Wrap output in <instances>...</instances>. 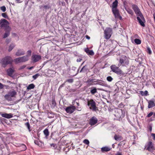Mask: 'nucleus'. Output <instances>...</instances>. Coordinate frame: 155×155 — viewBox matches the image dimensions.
<instances>
[{"label": "nucleus", "mask_w": 155, "mask_h": 155, "mask_svg": "<svg viewBox=\"0 0 155 155\" xmlns=\"http://www.w3.org/2000/svg\"><path fill=\"white\" fill-rule=\"evenodd\" d=\"M132 8L137 15V18L139 24L141 26L144 27L145 20L138 6L136 5H132Z\"/></svg>", "instance_id": "1"}, {"label": "nucleus", "mask_w": 155, "mask_h": 155, "mask_svg": "<svg viewBox=\"0 0 155 155\" xmlns=\"http://www.w3.org/2000/svg\"><path fill=\"white\" fill-rule=\"evenodd\" d=\"M13 61V60L12 58L10 56H6L2 58L1 60V63L2 66L3 67H5L7 65L11 64Z\"/></svg>", "instance_id": "2"}, {"label": "nucleus", "mask_w": 155, "mask_h": 155, "mask_svg": "<svg viewBox=\"0 0 155 155\" xmlns=\"http://www.w3.org/2000/svg\"><path fill=\"white\" fill-rule=\"evenodd\" d=\"M9 23L6 19H1L0 20V27L1 28L4 27L5 30H7L9 31L11 29V28L8 25Z\"/></svg>", "instance_id": "3"}, {"label": "nucleus", "mask_w": 155, "mask_h": 155, "mask_svg": "<svg viewBox=\"0 0 155 155\" xmlns=\"http://www.w3.org/2000/svg\"><path fill=\"white\" fill-rule=\"evenodd\" d=\"M112 33V30L110 28H107L104 31V37L107 40L109 39L111 37Z\"/></svg>", "instance_id": "4"}, {"label": "nucleus", "mask_w": 155, "mask_h": 155, "mask_svg": "<svg viewBox=\"0 0 155 155\" xmlns=\"http://www.w3.org/2000/svg\"><path fill=\"white\" fill-rule=\"evenodd\" d=\"M16 94V92L15 91H9L5 96V98L8 101H12V97H15Z\"/></svg>", "instance_id": "5"}, {"label": "nucleus", "mask_w": 155, "mask_h": 155, "mask_svg": "<svg viewBox=\"0 0 155 155\" xmlns=\"http://www.w3.org/2000/svg\"><path fill=\"white\" fill-rule=\"evenodd\" d=\"M96 104L95 102L93 99L87 101V105L90 107V109L94 111H96L97 110V107H96Z\"/></svg>", "instance_id": "6"}, {"label": "nucleus", "mask_w": 155, "mask_h": 155, "mask_svg": "<svg viewBox=\"0 0 155 155\" xmlns=\"http://www.w3.org/2000/svg\"><path fill=\"white\" fill-rule=\"evenodd\" d=\"M119 64H118V66L120 67L121 65L124 66L127 65L129 64V61L125 56H124L120 58L119 60Z\"/></svg>", "instance_id": "7"}, {"label": "nucleus", "mask_w": 155, "mask_h": 155, "mask_svg": "<svg viewBox=\"0 0 155 155\" xmlns=\"http://www.w3.org/2000/svg\"><path fill=\"white\" fill-rule=\"evenodd\" d=\"M110 67L112 71L117 74H120L123 73L122 70L118 67L115 65H111Z\"/></svg>", "instance_id": "8"}, {"label": "nucleus", "mask_w": 155, "mask_h": 155, "mask_svg": "<svg viewBox=\"0 0 155 155\" xmlns=\"http://www.w3.org/2000/svg\"><path fill=\"white\" fill-rule=\"evenodd\" d=\"M144 150L152 152L154 150L153 144L151 141L148 142L145 147Z\"/></svg>", "instance_id": "9"}, {"label": "nucleus", "mask_w": 155, "mask_h": 155, "mask_svg": "<svg viewBox=\"0 0 155 155\" xmlns=\"http://www.w3.org/2000/svg\"><path fill=\"white\" fill-rule=\"evenodd\" d=\"M76 107L73 105L67 107L65 109L66 111L68 113L71 114L75 110Z\"/></svg>", "instance_id": "10"}, {"label": "nucleus", "mask_w": 155, "mask_h": 155, "mask_svg": "<svg viewBox=\"0 0 155 155\" xmlns=\"http://www.w3.org/2000/svg\"><path fill=\"white\" fill-rule=\"evenodd\" d=\"M112 10L115 18H119L120 19L122 18V17L120 16L119 11L117 8H113L112 9Z\"/></svg>", "instance_id": "11"}, {"label": "nucleus", "mask_w": 155, "mask_h": 155, "mask_svg": "<svg viewBox=\"0 0 155 155\" xmlns=\"http://www.w3.org/2000/svg\"><path fill=\"white\" fill-rule=\"evenodd\" d=\"M41 58V56L38 55H34L31 57V59L34 62L39 61Z\"/></svg>", "instance_id": "12"}, {"label": "nucleus", "mask_w": 155, "mask_h": 155, "mask_svg": "<svg viewBox=\"0 0 155 155\" xmlns=\"http://www.w3.org/2000/svg\"><path fill=\"white\" fill-rule=\"evenodd\" d=\"M14 71V69L13 67L9 68L7 70V72L8 74L10 77H12Z\"/></svg>", "instance_id": "13"}, {"label": "nucleus", "mask_w": 155, "mask_h": 155, "mask_svg": "<svg viewBox=\"0 0 155 155\" xmlns=\"http://www.w3.org/2000/svg\"><path fill=\"white\" fill-rule=\"evenodd\" d=\"M97 119L96 118L93 117L90 120L89 124L91 125H93L97 123Z\"/></svg>", "instance_id": "14"}, {"label": "nucleus", "mask_w": 155, "mask_h": 155, "mask_svg": "<svg viewBox=\"0 0 155 155\" xmlns=\"http://www.w3.org/2000/svg\"><path fill=\"white\" fill-rule=\"evenodd\" d=\"M25 52L22 49H19L15 53V55L17 56H20L24 54Z\"/></svg>", "instance_id": "15"}, {"label": "nucleus", "mask_w": 155, "mask_h": 155, "mask_svg": "<svg viewBox=\"0 0 155 155\" xmlns=\"http://www.w3.org/2000/svg\"><path fill=\"white\" fill-rule=\"evenodd\" d=\"M1 115L2 117L7 118H10L13 117V114H7L4 113V114H1Z\"/></svg>", "instance_id": "16"}, {"label": "nucleus", "mask_w": 155, "mask_h": 155, "mask_svg": "<svg viewBox=\"0 0 155 155\" xmlns=\"http://www.w3.org/2000/svg\"><path fill=\"white\" fill-rule=\"evenodd\" d=\"M84 51L89 55H93L94 54L93 51L92 50H90L88 48H85Z\"/></svg>", "instance_id": "17"}, {"label": "nucleus", "mask_w": 155, "mask_h": 155, "mask_svg": "<svg viewBox=\"0 0 155 155\" xmlns=\"http://www.w3.org/2000/svg\"><path fill=\"white\" fill-rule=\"evenodd\" d=\"M20 58L22 62H26L28 61L29 59L28 55H25L22 57H20Z\"/></svg>", "instance_id": "18"}, {"label": "nucleus", "mask_w": 155, "mask_h": 155, "mask_svg": "<svg viewBox=\"0 0 155 155\" xmlns=\"http://www.w3.org/2000/svg\"><path fill=\"white\" fill-rule=\"evenodd\" d=\"M148 107L149 108H151L155 106V103L153 101H148Z\"/></svg>", "instance_id": "19"}, {"label": "nucleus", "mask_w": 155, "mask_h": 155, "mask_svg": "<svg viewBox=\"0 0 155 155\" xmlns=\"http://www.w3.org/2000/svg\"><path fill=\"white\" fill-rule=\"evenodd\" d=\"M111 148L107 147H105L101 148V151L102 152H107L110 151Z\"/></svg>", "instance_id": "20"}, {"label": "nucleus", "mask_w": 155, "mask_h": 155, "mask_svg": "<svg viewBox=\"0 0 155 155\" xmlns=\"http://www.w3.org/2000/svg\"><path fill=\"white\" fill-rule=\"evenodd\" d=\"M11 29H10L9 31L7 30H5V32L3 36V38H5L8 36L10 35V32L11 31Z\"/></svg>", "instance_id": "21"}, {"label": "nucleus", "mask_w": 155, "mask_h": 155, "mask_svg": "<svg viewBox=\"0 0 155 155\" xmlns=\"http://www.w3.org/2000/svg\"><path fill=\"white\" fill-rule=\"evenodd\" d=\"M118 4V1L117 0H115L114 2L112 4V9L113 8H117V6Z\"/></svg>", "instance_id": "22"}, {"label": "nucleus", "mask_w": 155, "mask_h": 155, "mask_svg": "<svg viewBox=\"0 0 155 155\" xmlns=\"http://www.w3.org/2000/svg\"><path fill=\"white\" fill-rule=\"evenodd\" d=\"M114 139L117 141L120 140L122 139V137L120 135H115L114 136Z\"/></svg>", "instance_id": "23"}, {"label": "nucleus", "mask_w": 155, "mask_h": 155, "mask_svg": "<svg viewBox=\"0 0 155 155\" xmlns=\"http://www.w3.org/2000/svg\"><path fill=\"white\" fill-rule=\"evenodd\" d=\"M14 61L15 63L16 64L22 62L20 57L15 59L14 60Z\"/></svg>", "instance_id": "24"}, {"label": "nucleus", "mask_w": 155, "mask_h": 155, "mask_svg": "<svg viewBox=\"0 0 155 155\" xmlns=\"http://www.w3.org/2000/svg\"><path fill=\"white\" fill-rule=\"evenodd\" d=\"M35 87V85L33 84H31L28 86L27 87L28 90H30L33 89Z\"/></svg>", "instance_id": "25"}, {"label": "nucleus", "mask_w": 155, "mask_h": 155, "mask_svg": "<svg viewBox=\"0 0 155 155\" xmlns=\"http://www.w3.org/2000/svg\"><path fill=\"white\" fill-rule=\"evenodd\" d=\"M87 70V66L85 65L83 67V68L80 71V72H85Z\"/></svg>", "instance_id": "26"}, {"label": "nucleus", "mask_w": 155, "mask_h": 155, "mask_svg": "<svg viewBox=\"0 0 155 155\" xmlns=\"http://www.w3.org/2000/svg\"><path fill=\"white\" fill-rule=\"evenodd\" d=\"M140 93L142 96H147L148 95V92L147 91H145L144 92L140 91Z\"/></svg>", "instance_id": "27"}, {"label": "nucleus", "mask_w": 155, "mask_h": 155, "mask_svg": "<svg viewBox=\"0 0 155 155\" xmlns=\"http://www.w3.org/2000/svg\"><path fill=\"white\" fill-rule=\"evenodd\" d=\"M15 46V45L13 44H11L9 47L8 51H10L12 49L14 48Z\"/></svg>", "instance_id": "28"}, {"label": "nucleus", "mask_w": 155, "mask_h": 155, "mask_svg": "<svg viewBox=\"0 0 155 155\" xmlns=\"http://www.w3.org/2000/svg\"><path fill=\"white\" fill-rule=\"evenodd\" d=\"M126 10L127 12L129 14L131 15H133V12L129 8H126Z\"/></svg>", "instance_id": "29"}, {"label": "nucleus", "mask_w": 155, "mask_h": 155, "mask_svg": "<svg viewBox=\"0 0 155 155\" xmlns=\"http://www.w3.org/2000/svg\"><path fill=\"white\" fill-rule=\"evenodd\" d=\"M44 134L45 135L46 137H47L48 136L49 134V133L48 132V129H45L43 131Z\"/></svg>", "instance_id": "30"}, {"label": "nucleus", "mask_w": 155, "mask_h": 155, "mask_svg": "<svg viewBox=\"0 0 155 155\" xmlns=\"http://www.w3.org/2000/svg\"><path fill=\"white\" fill-rule=\"evenodd\" d=\"M135 42L137 45L140 44L141 43V41L140 40L138 39H134Z\"/></svg>", "instance_id": "31"}, {"label": "nucleus", "mask_w": 155, "mask_h": 155, "mask_svg": "<svg viewBox=\"0 0 155 155\" xmlns=\"http://www.w3.org/2000/svg\"><path fill=\"white\" fill-rule=\"evenodd\" d=\"M90 92L91 94H94L97 92V89L96 88L92 89L91 90Z\"/></svg>", "instance_id": "32"}, {"label": "nucleus", "mask_w": 155, "mask_h": 155, "mask_svg": "<svg viewBox=\"0 0 155 155\" xmlns=\"http://www.w3.org/2000/svg\"><path fill=\"white\" fill-rule=\"evenodd\" d=\"M25 125L27 127L29 131H31V130H30L31 127H30V124L29 122H27L25 124Z\"/></svg>", "instance_id": "33"}, {"label": "nucleus", "mask_w": 155, "mask_h": 155, "mask_svg": "<svg viewBox=\"0 0 155 155\" xmlns=\"http://www.w3.org/2000/svg\"><path fill=\"white\" fill-rule=\"evenodd\" d=\"M56 102L54 99H52V106L53 107H54L56 105Z\"/></svg>", "instance_id": "34"}, {"label": "nucleus", "mask_w": 155, "mask_h": 155, "mask_svg": "<svg viewBox=\"0 0 155 155\" xmlns=\"http://www.w3.org/2000/svg\"><path fill=\"white\" fill-rule=\"evenodd\" d=\"M40 76V74H35V75H34L32 76V78H33L35 80L37 78H38L39 76Z\"/></svg>", "instance_id": "35"}, {"label": "nucleus", "mask_w": 155, "mask_h": 155, "mask_svg": "<svg viewBox=\"0 0 155 155\" xmlns=\"http://www.w3.org/2000/svg\"><path fill=\"white\" fill-rule=\"evenodd\" d=\"M107 80L108 81L111 82L113 80V78L111 76H109L107 78Z\"/></svg>", "instance_id": "36"}, {"label": "nucleus", "mask_w": 155, "mask_h": 155, "mask_svg": "<svg viewBox=\"0 0 155 155\" xmlns=\"http://www.w3.org/2000/svg\"><path fill=\"white\" fill-rule=\"evenodd\" d=\"M83 143L86 144L88 145L89 143V142L88 140L85 139L83 141Z\"/></svg>", "instance_id": "37"}, {"label": "nucleus", "mask_w": 155, "mask_h": 155, "mask_svg": "<svg viewBox=\"0 0 155 155\" xmlns=\"http://www.w3.org/2000/svg\"><path fill=\"white\" fill-rule=\"evenodd\" d=\"M2 17L5 18H8V16L5 13H2Z\"/></svg>", "instance_id": "38"}, {"label": "nucleus", "mask_w": 155, "mask_h": 155, "mask_svg": "<svg viewBox=\"0 0 155 155\" xmlns=\"http://www.w3.org/2000/svg\"><path fill=\"white\" fill-rule=\"evenodd\" d=\"M0 8L3 12H5L6 11V8L5 6L1 7Z\"/></svg>", "instance_id": "39"}, {"label": "nucleus", "mask_w": 155, "mask_h": 155, "mask_svg": "<svg viewBox=\"0 0 155 155\" xmlns=\"http://www.w3.org/2000/svg\"><path fill=\"white\" fill-rule=\"evenodd\" d=\"M31 50H28L27 51L28 54L27 55L28 56V58L31 55Z\"/></svg>", "instance_id": "40"}, {"label": "nucleus", "mask_w": 155, "mask_h": 155, "mask_svg": "<svg viewBox=\"0 0 155 155\" xmlns=\"http://www.w3.org/2000/svg\"><path fill=\"white\" fill-rule=\"evenodd\" d=\"M147 52L150 54H151L152 53L149 47L147 48Z\"/></svg>", "instance_id": "41"}, {"label": "nucleus", "mask_w": 155, "mask_h": 155, "mask_svg": "<svg viewBox=\"0 0 155 155\" xmlns=\"http://www.w3.org/2000/svg\"><path fill=\"white\" fill-rule=\"evenodd\" d=\"M67 81L70 83H71L73 82V79H68L67 80Z\"/></svg>", "instance_id": "42"}, {"label": "nucleus", "mask_w": 155, "mask_h": 155, "mask_svg": "<svg viewBox=\"0 0 155 155\" xmlns=\"http://www.w3.org/2000/svg\"><path fill=\"white\" fill-rule=\"evenodd\" d=\"M26 67V66L25 65H23L21 67H20L19 68V70H21L23 69Z\"/></svg>", "instance_id": "43"}, {"label": "nucleus", "mask_w": 155, "mask_h": 155, "mask_svg": "<svg viewBox=\"0 0 155 155\" xmlns=\"http://www.w3.org/2000/svg\"><path fill=\"white\" fill-rule=\"evenodd\" d=\"M153 114V113L152 112H150L147 115V117H150Z\"/></svg>", "instance_id": "44"}, {"label": "nucleus", "mask_w": 155, "mask_h": 155, "mask_svg": "<svg viewBox=\"0 0 155 155\" xmlns=\"http://www.w3.org/2000/svg\"><path fill=\"white\" fill-rule=\"evenodd\" d=\"M44 7L45 9H48L50 8V6L49 5H45L44 6Z\"/></svg>", "instance_id": "45"}, {"label": "nucleus", "mask_w": 155, "mask_h": 155, "mask_svg": "<svg viewBox=\"0 0 155 155\" xmlns=\"http://www.w3.org/2000/svg\"><path fill=\"white\" fill-rule=\"evenodd\" d=\"M151 135L153 137V139L155 140V134L154 133H152L151 134Z\"/></svg>", "instance_id": "46"}, {"label": "nucleus", "mask_w": 155, "mask_h": 155, "mask_svg": "<svg viewBox=\"0 0 155 155\" xmlns=\"http://www.w3.org/2000/svg\"><path fill=\"white\" fill-rule=\"evenodd\" d=\"M22 147H23V150H25L26 149H27V147H26V146H25V145H22Z\"/></svg>", "instance_id": "47"}, {"label": "nucleus", "mask_w": 155, "mask_h": 155, "mask_svg": "<svg viewBox=\"0 0 155 155\" xmlns=\"http://www.w3.org/2000/svg\"><path fill=\"white\" fill-rule=\"evenodd\" d=\"M77 110L78 111H81V107H77Z\"/></svg>", "instance_id": "48"}, {"label": "nucleus", "mask_w": 155, "mask_h": 155, "mask_svg": "<svg viewBox=\"0 0 155 155\" xmlns=\"http://www.w3.org/2000/svg\"><path fill=\"white\" fill-rule=\"evenodd\" d=\"M3 86L2 84L0 83V89H2L3 88Z\"/></svg>", "instance_id": "49"}, {"label": "nucleus", "mask_w": 155, "mask_h": 155, "mask_svg": "<svg viewBox=\"0 0 155 155\" xmlns=\"http://www.w3.org/2000/svg\"><path fill=\"white\" fill-rule=\"evenodd\" d=\"M82 60V59L81 58H79V59H77V61L78 62H79L81 61Z\"/></svg>", "instance_id": "50"}, {"label": "nucleus", "mask_w": 155, "mask_h": 155, "mask_svg": "<svg viewBox=\"0 0 155 155\" xmlns=\"http://www.w3.org/2000/svg\"><path fill=\"white\" fill-rule=\"evenodd\" d=\"M34 143L36 144H37L38 145V141L37 140H35L34 141Z\"/></svg>", "instance_id": "51"}, {"label": "nucleus", "mask_w": 155, "mask_h": 155, "mask_svg": "<svg viewBox=\"0 0 155 155\" xmlns=\"http://www.w3.org/2000/svg\"><path fill=\"white\" fill-rule=\"evenodd\" d=\"M55 145H56L55 144H54V143H52V144H51V146H53V147H55Z\"/></svg>", "instance_id": "52"}, {"label": "nucleus", "mask_w": 155, "mask_h": 155, "mask_svg": "<svg viewBox=\"0 0 155 155\" xmlns=\"http://www.w3.org/2000/svg\"><path fill=\"white\" fill-rule=\"evenodd\" d=\"M86 38H87V39H90V37L88 35H86V36H85Z\"/></svg>", "instance_id": "53"}, {"label": "nucleus", "mask_w": 155, "mask_h": 155, "mask_svg": "<svg viewBox=\"0 0 155 155\" xmlns=\"http://www.w3.org/2000/svg\"><path fill=\"white\" fill-rule=\"evenodd\" d=\"M76 101V100L73 101L72 102V104L73 105H74L75 104V103H76V102H75Z\"/></svg>", "instance_id": "54"}, {"label": "nucleus", "mask_w": 155, "mask_h": 155, "mask_svg": "<svg viewBox=\"0 0 155 155\" xmlns=\"http://www.w3.org/2000/svg\"><path fill=\"white\" fill-rule=\"evenodd\" d=\"M149 130L151 132L152 130V127L151 126H150L149 127Z\"/></svg>", "instance_id": "55"}, {"label": "nucleus", "mask_w": 155, "mask_h": 155, "mask_svg": "<svg viewBox=\"0 0 155 155\" xmlns=\"http://www.w3.org/2000/svg\"><path fill=\"white\" fill-rule=\"evenodd\" d=\"M116 155H122L120 153L118 152L117 153Z\"/></svg>", "instance_id": "56"}, {"label": "nucleus", "mask_w": 155, "mask_h": 155, "mask_svg": "<svg viewBox=\"0 0 155 155\" xmlns=\"http://www.w3.org/2000/svg\"><path fill=\"white\" fill-rule=\"evenodd\" d=\"M76 103L78 107L79 106V102H76Z\"/></svg>", "instance_id": "57"}, {"label": "nucleus", "mask_w": 155, "mask_h": 155, "mask_svg": "<svg viewBox=\"0 0 155 155\" xmlns=\"http://www.w3.org/2000/svg\"><path fill=\"white\" fill-rule=\"evenodd\" d=\"M33 68V67H31L28 68V69L29 70H31Z\"/></svg>", "instance_id": "58"}, {"label": "nucleus", "mask_w": 155, "mask_h": 155, "mask_svg": "<svg viewBox=\"0 0 155 155\" xmlns=\"http://www.w3.org/2000/svg\"><path fill=\"white\" fill-rule=\"evenodd\" d=\"M21 0H16V1L18 3H21V2H20V1Z\"/></svg>", "instance_id": "59"}, {"label": "nucleus", "mask_w": 155, "mask_h": 155, "mask_svg": "<svg viewBox=\"0 0 155 155\" xmlns=\"http://www.w3.org/2000/svg\"><path fill=\"white\" fill-rule=\"evenodd\" d=\"M153 86L155 88V82L153 83Z\"/></svg>", "instance_id": "60"}, {"label": "nucleus", "mask_w": 155, "mask_h": 155, "mask_svg": "<svg viewBox=\"0 0 155 155\" xmlns=\"http://www.w3.org/2000/svg\"><path fill=\"white\" fill-rule=\"evenodd\" d=\"M153 17H154V19L155 21V14H153Z\"/></svg>", "instance_id": "61"}, {"label": "nucleus", "mask_w": 155, "mask_h": 155, "mask_svg": "<svg viewBox=\"0 0 155 155\" xmlns=\"http://www.w3.org/2000/svg\"><path fill=\"white\" fill-rule=\"evenodd\" d=\"M99 84H101L102 85H103L104 84L102 83H101Z\"/></svg>", "instance_id": "62"}, {"label": "nucleus", "mask_w": 155, "mask_h": 155, "mask_svg": "<svg viewBox=\"0 0 155 155\" xmlns=\"http://www.w3.org/2000/svg\"><path fill=\"white\" fill-rule=\"evenodd\" d=\"M79 69H78L77 74L78 73V72H79Z\"/></svg>", "instance_id": "63"}, {"label": "nucleus", "mask_w": 155, "mask_h": 155, "mask_svg": "<svg viewBox=\"0 0 155 155\" xmlns=\"http://www.w3.org/2000/svg\"><path fill=\"white\" fill-rule=\"evenodd\" d=\"M154 116H155V113L154 114Z\"/></svg>", "instance_id": "64"}]
</instances>
